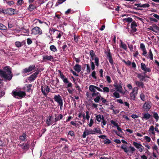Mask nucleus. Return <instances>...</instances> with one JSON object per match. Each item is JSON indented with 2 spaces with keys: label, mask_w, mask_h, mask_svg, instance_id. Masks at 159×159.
<instances>
[{
  "label": "nucleus",
  "mask_w": 159,
  "mask_h": 159,
  "mask_svg": "<svg viewBox=\"0 0 159 159\" xmlns=\"http://www.w3.org/2000/svg\"><path fill=\"white\" fill-rule=\"evenodd\" d=\"M11 68L9 66H7L5 67L4 69L7 71H3L0 69V76L3 78L5 80H10L13 76L11 70Z\"/></svg>",
  "instance_id": "obj_1"
},
{
  "label": "nucleus",
  "mask_w": 159,
  "mask_h": 159,
  "mask_svg": "<svg viewBox=\"0 0 159 159\" xmlns=\"http://www.w3.org/2000/svg\"><path fill=\"white\" fill-rule=\"evenodd\" d=\"M12 93L13 97L16 98H22L26 95L25 92L22 91H14Z\"/></svg>",
  "instance_id": "obj_2"
},
{
  "label": "nucleus",
  "mask_w": 159,
  "mask_h": 159,
  "mask_svg": "<svg viewBox=\"0 0 159 159\" xmlns=\"http://www.w3.org/2000/svg\"><path fill=\"white\" fill-rule=\"evenodd\" d=\"M53 99L55 101L58 103L60 106V109H61L63 106V100L61 96L59 94L55 95Z\"/></svg>",
  "instance_id": "obj_3"
},
{
  "label": "nucleus",
  "mask_w": 159,
  "mask_h": 159,
  "mask_svg": "<svg viewBox=\"0 0 159 159\" xmlns=\"http://www.w3.org/2000/svg\"><path fill=\"white\" fill-rule=\"evenodd\" d=\"M31 34L34 35H40L42 34V31L40 27L36 26L32 29Z\"/></svg>",
  "instance_id": "obj_4"
},
{
  "label": "nucleus",
  "mask_w": 159,
  "mask_h": 159,
  "mask_svg": "<svg viewBox=\"0 0 159 159\" xmlns=\"http://www.w3.org/2000/svg\"><path fill=\"white\" fill-rule=\"evenodd\" d=\"M129 148L130 149V151H129V150H128V148H127L126 145L123 144L121 146V148L123 149L124 152L126 153H127L129 152H131L132 153L135 150V148L131 146H129Z\"/></svg>",
  "instance_id": "obj_5"
},
{
  "label": "nucleus",
  "mask_w": 159,
  "mask_h": 159,
  "mask_svg": "<svg viewBox=\"0 0 159 159\" xmlns=\"http://www.w3.org/2000/svg\"><path fill=\"white\" fill-rule=\"evenodd\" d=\"M137 93L138 89L137 87H134L130 94V99L133 100H135L136 96Z\"/></svg>",
  "instance_id": "obj_6"
},
{
  "label": "nucleus",
  "mask_w": 159,
  "mask_h": 159,
  "mask_svg": "<svg viewBox=\"0 0 159 159\" xmlns=\"http://www.w3.org/2000/svg\"><path fill=\"white\" fill-rule=\"evenodd\" d=\"M35 68L34 65H30L28 68H26L23 69L22 71V73H25L30 72L34 70Z\"/></svg>",
  "instance_id": "obj_7"
},
{
  "label": "nucleus",
  "mask_w": 159,
  "mask_h": 159,
  "mask_svg": "<svg viewBox=\"0 0 159 159\" xmlns=\"http://www.w3.org/2000/svg\"><path fill=\"white\" fill-rule=\"evenodd\" d=\"M39 72V70H37L36 72L30 75L28 78V80L30 82H32L37 77V75Z\"/></svg>",
  "instance_id": "obj_8"
},
{
  "label": "nucleus",
  "mask_w": 159,
  "mask_h": 159,
  "mask_svg": "<svg viewBox=\"0 0 159 159\" xmlns=\"http://www.w3.org/2000/svg\"><path fill=\"white\" fill-rule=\"evenodd\" d=\"M151 106L149 102H145L143 105V108L145 111H148L151 108Z\"/></svg>",
  "instance_id": "obj_9"
},
{
  "label": "nucleus",
  "mask_w": 159,
  "mask_h": 159,
  "mask_svg": "<svg viewBox=\"0 0 159 159\" xmlns=\"http://www.w3.org/2000/svg\"><path fill=\"white\" fill-rule=\"evenodd\" d=\"M141 69L145 72L144 73L145 74L147 72H150L151 70L149 68L146 67L145 64L142 63L141 64Z\"/></svg>",
  "instance_id": "obj_10"
},
{
  "label": "nucleus",
  "mask_w": 159,
  "mask_h": 159,
  "mask_svg": "<svg viewBox=\"0 0 159 159\" xmlns=\"http://www.w3.org/2000/svg\"><path fill=\"white\" fill-rule=\"evenodd\" d=\"M54 59L53 57L51 55H45L43 56V60L45 61H52Z\"/></svg>",
  "instance_id": "obj_11"
},
{
  "label": "nucleus",
  "mask_w": 159,
  "mask_h": 159,
  "mask_svg": "<svg viewBox=\"0 0 159 159\" xmlns=\"http://www.w3.org/2000/svg\"><path fill=\"white\" fill-rule=\"evenodd\" d=\"M19 146L23 150H27L29 148V144L27 142L26 143H23V144H20Z\"/></svg>",
  "instance_id": "obj_12"
},
{
  "label": "nucleus",
  "mask_w": 159,
  "mask_h": 159,
  "mask_svg": "<svg viewBox=\"0 0 159 159\" xmlns=\"http://www.w3.org/2000/svg\"><path fill=\"white\" fill-rule=\"evenodd\" d=\"M114 86L115 87L117 91L120 92L122 87L120 84H118L117 82H115L114 84Z\"/></svg>",
  "instance_id": "obj_13"
},
{
  "label": "nucleus",
  "mask_w": 159,
  "mask_h": 159,
  "mask_svg": "<svg viewBox=\"0 0 159 159\" xmlns=\"http://www.w3.org/2000/svg\"><path fill=\"white\" fill-rule=\"evenodd\" d=\"M52 116H49L47 118L46 120V123L47 125L48 126H49L51 125H52V124L53 123L54 121L52 120Z\"/></svg>",
  "instance_id": "obj_14"
},
{
  "label": "nucleus",
  "mask_w": 159,
  "mask_h": 159,
  "mask_svg": "<svg viewBox=\"0 0 159 159\" xmlns=\"http://www.w3.org/2000/svg\"><path fill=\"white\" fill-rule=\"evenodd\" d=\"M81 66L78 64H76L73 67L74 70L79 73L81 71Z\"/></svg>",
  "instance_id": "obj_15"
},
{
  "label": "nucleus",
  "mask_w": 159,
  "mask_h": 159,
  "mask_svg": "<svg viewBox=\"0 0 159 159\" xmlns=\"http://www.w3.org/2000/svg\"><path fill=\"white\" fill-rule=\"evenodd\" d=\"M15 10L12 8H8L6 10L5 14L11 15H13L15 14L14 11Z\"/></svg>",
  "instance_id": "obj_16"
},
{
  "label": "nucleus",
  "mask_w": 159,
  "mask_h": 159,
  "mask_svg": "<svg viewBox=\"0 0 159 159\" xmlns=\"http://www.w3.org/2000/svg\"><path fill=\"white\" fill-rule=\"evenodd\" d=\"M62 80L64 83H68L67 86L66 87V88H69V87H72V84L71 82H69V81L67 78H65Z\"/></svg>",
  "instance_id": "obj_17"
},
{
  "label": "nucleus",
  "mask_w": 159,
  "mask_h": 159,
  "mask_svg": "<svg viewBox=\"0 0 159 159\" xmlns=\"http://www.w3.org/2000/svg\"><path fill=\"white\" fill-rule=\"evenodd\" d=\"M55 118L54 119V122H56L57 121L59 120H60L61 119L63 118V115L61 114H59L57 116H56V115L55 114Z\"/></svg>",
  "instance_id": "obj_18"
},
{
  "label": "nucleus",
  "mask_w": 159,
  "mask_h": 159,
  "mask_svg": "<svg viewBox=\"0 0 159 159\" xmlns=\"http://www.w3.org/2000/svg\"><path fill=\"white\" fill-rule=\"evenodd\" d=\"M151 115L148 113H146L143 115V116L142 117V120H143L144 119L146 120L149 119L151 117Z\"/></svg>",
  "instance_id": "obj_19"
},
{
  "label": "nucleus",
  "mask_w": 159,
  "mask_h": 159,
  "mask_svg": "<svg viewBox=\"0 0 159 159\" xmlns=\"http://www.w3.org/2000/svg\"><path fill=\"white\" fill-rule=\"evenodd\" d=\"M96 86L93 85H90L89 87V90L92 92L93 93H95L96 92Z\"/></svg>",
  "instance_id": "obj_20"
},
{
  "label": "nucleus",
  "mask_w": 159,
  "mask_h": 159,
  "mask_svg": "<svg viewBox=\"0 0 159 159\" xmlns=\"http://www.w3.org/2000/svg\"><path fill=\"white\" fill-rule=\"evenodd\" d=\"M20 139L23 141H26V135L25 133H23L22 135L19 137Z\"/></svg>",
  "instance_id": "obj_21"
},
{
  "label": "nucleus",
  "mask_w": 159,
  "mask_h": 159,
  "mask_svg": "<svg viewBox=\"0 0 159 159\" xmlns=\"http://www.w3.org/2000/svg\"><path fill=\"white\" fill-rule=\"evenodd\" d=\"M135 84L137 86L139 87H141L142 88H143L144 87V84L142 82L136 81H135Z\"/></svg>",
  "instance_id": "obj_22"
},
{
  "label": "nucleus",
  "mask_w": 159,
  "mask_h": 159,
  "mask_svg": "<svg viewBox=\"0 0 159 159\" xmlns=\"http://www.w3.org/2000/svg\"><path fill=\"white\" fill-rule=\"evenodd\" d=\"M63 32L60 30L57 31V36H56V38L57 39H61V36L63 34Z\"/></svg>",
  "instance_id": "obj_23"
},
{
  "label": "nucleus",
  "mask_w": 159,
  "mask_h": 159,
  "mask_svg": "<svg viewBox=\"0 0 159 159\" xmlns=\"http://www.w3.org/2000/svg\"><path fill=\"white\" fill-rule=\"evenodd\" d=\"M153 117L155 119L156 121L157 122L159 119V116L158 113L156 112H153Z\"/></svg>",
  "instance_id": "obj_24"
},
{
  "label": "nucleus",
  "mask_w": 159,
  "mask_h": 159,
  "mask_svg": "<svg viewBox=\"0 0 159 159\" xmlns=\"http://www.w3.org/2000/svg\"><path fill=\"white\" fill-rule=\"evenodd\" d=\"M133 145L137 149L139 148L140 147H142V145L140 144L135 142H133Z\"/></svg>",
  "instance_id": "obj_25"
},
{
  "label": "nucleus",
  "mask_w": 159,
  "mask_h": 159,
  "mask_svg": "<svg viewBox=\"0 0 159 159\" xmlns=\"http://www.w3.org/2000/svg\"><path fill=\"white\" fill-rule=\"evenodd\" d=\"M137 77L140 79L141 81L145 80L144 79L145 78V76L142 75L140 74H138Z\"/></svg>",
  "instance_id": "obj_26"
},
{
  "label": "nucleus",
  "mask_w": 159,
  "mask_h": 159,
  "mask_svg": "<svg viewBox=\"0 0 159 159\" xmlns=\"http://www.w3.org/2000/svg\"><path fill=\"white\" fill-rule=\"evenodd\" d=\"M35 8L36 7L35 6H34L33 4H31L29 5V6L28 8V10L29 11H31Z\"/></svg>",
  "instance_id": "obj_27"
},
{
  "label": "nucleus",
  "mask_w": 159,
  "mask_h": 159,
  "mask_svg": "<svg viewBox=\"0 0 159 159\" xmlns=\"http://www.w3.org/2000/svg\"><path fill=\"white\" fill-rule=\"evenodd\" d=\"M45 85L43 86H41V92L43 93V95L45 96L46 97L47 96V93H46L45 92Z\"/></svg>",
  "instance_id": "obj_28"
},
{
  "label": "nucleus",
  "mask_w": 159,
  "mask_h": 159,
  "mask_svg": "<svg viewBox=\"0 0 159 159\" xmlns=\"http://www.w3.org/2000/svg\"><path fill=\"white\" fill-rule=\"evenodd\" d=\"M50 50L54 52H57V50L56 47L54 45H52L50 47Z\"/></svg>",
  "instance_id": "obj_29"
},
{
  "label": "nucleus",
  "mask_w": 159,
  "mask_h": 159,
  "mask_svg": "<svg viewBox=\"0 0 159 159\" xmlns=\"http://www.w3.org/2000/svg\"><path fill=\"white\" fill-rule=\"evenodd\" d=\"M26 87V91L28 92H30V90H31V88L32 87V84H28L25 85Z\"/></svg>",
  "instance_id": "obj_30"
},
{
  "label": "nucleus",
  "mask_w": 159,
  "mask_h": 159,
  "mask_svg": "<svg viewBox=\"0 0 159 159\" xmlns=\"http://www.w3.org/2000/svg\"><path fill=\"white\" fill-rule=\"evenodd\" d=\"M153 55L152 53L151 49H150L149 50V53L148 55V57H147V58H149L151 60H153Z\"/></svg>",
  "instance_id": "obj_31"
},
{
  "label": "nucleus",
  "mask_w": 159,
  "mask_h": 159,
  "mask_svg": "<svg viewBox=\"0 0 159 159\" xmlns=\"http://www.w3.org/2000/svg\"><path fill=\"white\" fill-rule=\"evenodd\" d=\"M96 119L98 122H100L102 119V115H101L100 114L97 115L96 116Z\"/></svg>",
  "instance_id": "obj_32"
},
{
  "label": "nucleus",
  "mask_w": 159,
  "mask_h": 159,
  "mask_svg": "<svg viewBox=\"0 0 159 159\" xmlns=\"http://www.w3.org/2000/svg\"><path fill=\"white\" fill-rule=\"evenodd\" d=\"M120 47L125 50H126L127 48V47L126 44L123 43V42L121 41L120 43Z\"/></svg>",
  "instance_id": "obj_33"
},
{
  "label": "nucleus",
  "mask_w": 159,
  "mask_h": 159,
  "mask_svg": "<svg viewBox=\"0 0 159 159\" xmlns=\"http://www.w3.org/2000/svg\"><path fill=\"white\" fill-rule=\"evenodd\" d=\"M95 63L96 66L98 67L99 65V60L98 57H96L94 59Z\"/></svg>",
  "instance_id": "obj_34"
},
{
  "label": "nucleus",
  "mask_w": 159,
  "mask_h": 159,
  "mask_svg": "<svg viewBox=\"0 0 159 159\" xmlns=\"http://www.w3.org/2000/svg\"><path fill=\"white\" fill-rule=\"evenodd\" d=\"M133 19L131 17H128L125 18L123 19V21H126L128 23L131 22L133 21Z\"/></svg>",
  "instance_id": "obj_35"
},
{
  "label": "nucleus",
  "mask_w": 159,
  "mask_h": 159,
  "mask_svg": "<svg viewBox=\"0 0 159 159\" xmlns=\"http://www.w3.org/2000/svg\"><path fill=\"white\" fill-rule=\"evenodd\" d=\"M154 127L153 125H151L150 126V128L149 129V131L151 132L153 134H154L155 132L154 131Z\"/></svg>",
  "instance_id": "obj_36"
},
{
  "label": "nucleus",
  "mask_w": 159,
  "mask_h": 159,
  "mask_svg": "<svg viewBox=\"0 0 159 159\" xmlns=\"http://www.w3.org/2000/svg\"><path fill=\"white\" fill-rule=\"evenodd\" d=\"M68 150H69V149H68V146L66 145H65V146L64 147L62 148V151L68 153Z\"/></svg>",
  "instance_id": "obj_37"
},
{
  "label": "nucleus",
  "mask_w": 159,
  "mask_h": 159,
  "mask_svg": "<svg viewBox=\"0 0 159 159\" xmlns=\"http://www.w3.org/2000/svg\"><path fill=\"white\" fill-rule=\"evenodd\" d=\"M101 96H97L94 99V101L96 103H98L100 101Z\"/></svg>",
  "instance_id": "obj_38"
},
{
  "label": "nucleus",
  "mask_w": 159,
  "mask_h": 159,
  "mask_svg": "<svg viewBox=\"0 0 159 159\" xmlns=\"http://www.w3.org/2000/svg\"><path fill=\"white\" fill-rule=\"evenodd\" d=\"M92 96L93 97H94L96 96H101V95L100 93H99V92H96L95 93H93L92 94Z\"/></svg>",
  "instance_id": "obj_39"
},
{
  "label": "nucleus",
  "mask_w": 159,
  "mask_h": 159,
  "mask_svg": "<svg viewBox=\"0 0 159 159\" xmlns=\"http://www.w3.org/2000/svg\"><path fill=\"white\" fill-rule=\"evenodd\" d=\"M79 36H76L75 34L74 35V41L76 43L78 42L79 41Z\"/></svg>",
  "instance_id": "obj_40"
},
{
  "label": "nucleus",
  "mask_w": 159,
  "mask_h": 159,
  "mask_svg": "<svg viewBox=\"0 0 159 159\" xmlns=\"http://www.w3.org/2000/svg\"><path fill=\"white\" fill-rule=\"evenodd\" d=\"M7 27L2 24L0 23V30H6L7 29Z\"/></svg>",
  "instance_id": "obj_41"
},
{
  "label": "nucleus",
  "mask_w": 159,
  "mask_h": 159,
  "mask_svg": "<svg viewBox=\"0 0 159 159\" xmlns=\"http://www.w3.org/2000/svg\"><path fill=\"white\" fill-rule=\"evenodd\" d=\"M15 45L18 48L21 47V43L19 41H16L15 43Z\"/></svg>",
  "instance_id": "obj_42"
},
{
  "label": "nucleus",
  "mask_w": 159,
  "mask_h": 159,
  "mask_svg": "<svg viewBox=\"0 0 159 159\" xmlns=\"http://www.w3.org/2000/svg\"><path fill=\"white\" fill-rule=\"evenodd\" d=\"M113 96L116 98H118L120 97V95L119 93L115 92L113 93Z\"/></svg>",
  "instance_id": "obj_43"
},
{
  "label": "nucleus",
  "mask_w": 159,
  "mask_h": 159,
  "mask_svg": "<svg viewBox=\"0 0 159 159\" xmlns=\"http://www.w3.org/2000/svg\"><path fill=\"white\" fill-rule=\"evenodd\" d=\"M105 53L107 55V58L112 56L110 52V50H108L107 52H105Z\"/></svg>",
  "instance_id": "obj_44"
},
{
  "label": "nucleus",
  "mask_w": 159,
  "mask_h": 159,
  "mask_svg": "<svg viewBox=\"0 0 159 159\" xmlns=\"http://www.w3.org/2000/svg\"><path fill=\"white\" fill-rule=\"evenodd\" d=\"M108 59L109 61V62L111 65H113V61L112 56L110 57H108Z\"/></svg>",
  "instance_id": "obj_45"
},
{
  "label": "nucleus",
  "mask_w": 159,
  "mask_h": 159,
  "mask_svg": "<svg viewBox=\"0 0 159 159\" xmlns=\"http://www.w3.org/2000/svg\"><path fill=\"white\" fill-rule=\"evenodd\" d=\"M84 65L86 66H87L86 71L88 73H89L90 72V68L89 66V65L88 64H84Z\"/></svg>",
  "instance_id": "obj_46"
},
{
  "label": "nucleus",
  "mask_w": 159,
  "mask_h": 159,
  "mask_svg": "<svg viewBox=\"0 0 159 159\" xmlns=\"http://www.w3.org/2000/svg\"><path fill=\"white\" fill-rule=\"evenodd\" d=\"M104 143L105 144H109L111 143V140L108 139H107L103 141Z\"/></svg>",
  "instance_id": "obj_47"
},
{
  "label": "nucleus",
  "mask_w": 159,
  "mask_h": 159,
  "mask_svg": "<svg viewBox=\"0 0 159 159\" xmlns=\"http://www.w3.org/2000/svg\"><path fill=\"white\" fill-rule=\"evenodd\" d=\"M89 53L91 57H94L95 56V54L93 50H91L90 51Z\"/></svg>",
  "instance_id": "obj_48"
},
{
  "label": "nucleus",
  "mask_w": 159,
  "mask_h": 159,
  "mask_svg": "<svg viewBox=\"0 0 159 159\" xmlns=\"http://www.w3.org/2000/svg\"><path fill=\"white\" fill-rule=\"evenodd\" d=\"M123 61L124 62L126 65L128 66H130L131 64V62L129 60H128L127 61H126L125 60H124Z\"/></svg>",
  "instance_id": "obj_49"
},
{
  "label": "nucleus",
  "mask_w": 159,
  "mask_h": 159,
  "mask_svg": "<svg viewBox=\"0 0 159 159\" xmlns=\"http://www.w3.org/2000/svg\"><path fill=\"white\" fill-rule=\"evenodd\" d=\"M68 135H70L71 136H75V133L72 130H70L69 131L68 133Z\"/></svg>",
  "instance_id": "obj_50"
},
{
  "label": "nucleus",
  "mask_w": 159,
  "mask_h": 159,
  "mask_svg": "<svg viewBox=\"0 0 159 159\" xmlns=\"http://www.w3.org/2000/svg\"><path fill=\"white\" fill-rule=\"evenodd\" d=\"M94 133L96 132L97 133H99L100 134H101L102 133V131L99 129H97V128H94Z\"/></svg>",
  "instance_id": "obj_51"
},
{
  "label": "nucleus",
  "mask_w": 159,
  "mask_h": 159,
  "mask_svg": "<svg viewBox=\"0 0 159 159\" xmlns=\"http://www.w3.org/2000/svg\"><path fill=\"white\" fill-rule=\"evenodd\" d=\"M109 91V89L107 87H104L103 88L102 92H104L108 93Z\"/></svg>",
  "instance_id": "obj_52"
},
{
  "label": "nucleus",
  "mask_w": 159,
  "mask_h": 159,
  "mask_svg": "<svg viewBox=\"0 0 159 159\" xmlns=\"http://www.w3.org/2000/svg\"><path fill=\"white\" fill-rule=\"evenodd\" d=\"M110 122L111 124H113L115 126L117 127L118 125V124L113 120H111Z\"/></svg>",
  "instance_id": "obj_53"
},
{
  "label": "nucleus",
  "mask_w": 159,
  "mask_h": 159,
  "mask_svg": "<svg viewBox=\"0 0 159 159\" xmlns=\"http://www.w3.org/2000/svg\"><path fill=\"white\" fill-rule=\"evenodd\" d=\"M90 63L91 65V69L92 70H94L95 68V66L94 63L93 61H91Z\"/></svg>",
  "instance_id": "obj_54"
},
{
  "label": "nucleus",
  "mask_w": 159,
  "mask_h": 159,
  "mask_svg": "<svg viewBox=\"0 0 159 159\" xmlns=\"http://www.w3.org/2000/svg\"><path fill=\"white\" fill-rule=\"evenodd\" d=\"M62 48L64 51H65L68 49V47L66 44H64L62 46Z\"/></svg>",
  "instance_id": "obj_55"
},
{
  "label": "nucleus",
  "mask_w": 159,
  "mask_h": 159,
  "mask_svg": "<svg viewBox=\"0 0 159 159\" xmlns=\"http://www.w3.org/2000/svg\"><path fill=\"white\" fill-rule=\"evenodd\" d=\"M144 139L146 140V141L148 142H149L151 141V138L148 136H145Z\"/></svg>",
  "instance_id": "obj_56"
},
{
  "label": "nucleus",
  "mask_w": 159,
  "mask_h": 159,
  "mask_svg": "<svg viewBox=\"0 0 159 159\" xmlns=\"http://www.w3.org/2000/svg\"><path fill=\"white\" fill-rule=\"evenodd\" d=\"M140 48L142 50H144L146 49L144 45L142 43H141L140 44Z\"/></svg>",
  "instance_id": "obj_57"
},
{
  "label": "nucleus",
  "mask_w": 159,
  "mask_h": 159,
  "mask_svg": "<svg viewBox=\"0 0 159 159\" xmlns=\"http://www.w3.org/2000/svg\"><path fill=\"white\" fill-rule=\"evenodd\" d=\"M137 26V23L135 21H134L132 22L131 25V27H136Z\"/></svg>",
  "instance_id": "obj_58"
},
{
  "label": "nucleus",
  "mask_w": 159,
  "mask_h": 159,
  "mask_svg": "<svg viewBox=\"0 0 159 159\" xmlns=\"http://www.w3.org/2000/svg\"><path fill=\"white\" fill-rule=\"evenodd\" d=\"M96 72L94 70L92 72L91 74V75L92 77L94 78V79H96L97 77L96 76Z\"/></svg>",
  "instance_id": "obj_59"
},
{
  "label": "nucleus",
  "mask_w": 159,
  "mask_h": 159,
  "mask_svg": "<svg viewBox=\"0 0 159 159\" xmlns=\"http://www.w3.org/2000/svg\"><path fill=\"white\" fill-rule=\"evenodd\" d=\"M27 43L28 44V45H30V44H31L32 43V41L31 40V39L30 38H28L27 39Z\"/></svg>",
  "instance_id": "obj_60"
},
{
  "label": "nucleus",
  "mask_w": 159,
  "mask_h": 159,
  "mask_svg": "<svg viewBox=\"0 0 159 159\" xmlns=\"http://www.w3.org/2000/svg\"><path fill=\"white\" fill-rule=\"evenodd\" d=\"M140 98L141 100L143 101H145V97L143 93H142L140 95Z\"/></svg>",
  "instance_id": "obj_61"
},
{
  "label": "nucleus",
  "mask_w": 159,
  "mask_h": 159,
  "mask_svg": "<svg viewBox=\"0 0 159 159\" xmlns=\"http://www.w3.org/2000/svg\"><path fill=\"white\" fill-rule=\"evenodd\" d=\"M89 133H88L87 131H84L83 133V134L82 135V137L83 138H86V136L89 135Z\"/></svg>",
  "instance_id": "obj_62"
},
{
  "label": "nucleus",
  "mask_w": 159,
  "mask_h": 159,
  "mask_svg": "<svg viewBox=\"0 0 159 159\" xmlns=\"http://www.w3.org/2000/svg\"><path fill=\"white\" fill-rule=\"evenodd\" d=\"M150 7V5L148 3H145L142 4V7L146 8L148 7Z\"/></svg>",
  "instance_id": "obj_63"
},
{
  "label": "nucleus",
  "mask_w": 159,
  "mask_h": 159,
  "mask_svg": "<svg viewBox=\"0 0 159 159\" xmlns=\"http://www.w3.org/2000/svg\"><path fill=\"white\" fill-rule=\"evenodd\" d=\"M59 74L60 75L61 78L62 80H63L64 78H65V76L63 74L61 73V71L60 70H59Z\"/></svg>",
  "instance_id": "obj_64"
}]
</instances>
